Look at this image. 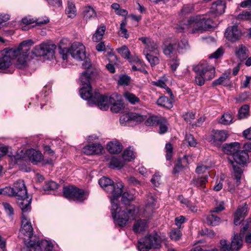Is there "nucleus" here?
I'll return each instance as SVG.
<instances>
[{
	"mask_svg": "<svg viewBox=\"0 0 251 251\" xmlns=\"http://www.w3.org/2000/svg\"><path fill=\"white\" fill-rule=\"evenodd\" d=\"M99 183L104 190L111 194V200L118 199L123 192L124 185L121 181L114 184L112 180L103 176L99 179Z\"/></svg>",
	"mask_w": 251,
	"mask_h": 251,
	"instance_id": "39448f33",
	"label": "nucleus"
},
{
	"mask_svg": "<svg viewBox=\"0 0 251 251\" xmlns=\"http://www.w3.org/2000/svg\"><path fill=\"white\" fill-rule=\"evenodd\" d=\"M214 17L210 13L206 15H198L191 17L185 24L188 28L190 29L191 33H201L209 28L215 27L216 24H214L212 18Z\"/></svg>",
	"mask_w": 251,
	"mask_h": 251,
	"instance_id": "20e7f679",
	"label": "nucleus"
},
{
	"mask_svg": "<svg viewBox=\"0 0 251 251\" xmlns=\"http://www.w3.org/2000/svg\"><path fill=\"white\" fill-rule=\"evenodd\" d=\"M197 67L206 80H209L215 76V69L212 65L204 63L200 64Z\"/></svg>",
	"mask_w": 251,
	"mask_h": 251,
	"instance_id": "dca6fc26",
	"label": "nucleus"
},
{
	"mask_svg": "<svg viewBox=\"0 0 251 251\" xmlns=\"http://www.w3.org/2000/svg\"><path fill=\"white\" fill-rule=\"evenodd\" d=\"M27 194V189L24 180L19 179L14 184L12 187L6 186L0 188V195H7L16 198H23Z\"/></svg>",
	"mask_w": 251,
	"mask_h": 251,
	"instance_id": "423d86ee",
	"label": "nucleus"
},
{
	"mask_svg": "<svg viewBox=\"0 0 251 251\" xmlns=\"http://www.w3.org/2000/svg\"><path fill=\"white\" fill-rule=\"evenodd\" d=\"M228 158H230L234 163L239 165H245L249 162V154L244 151H240L239 150L236 153Z\"/></svg>",
	"mask_w": 251,
	"mask_h": 251,
	"instance_id": "aec40b11",
	"label": "nucleus"
},
{
	"mask_svg": "<svg viewBox=\"0 0 251 251\" xmlns=\"http://www.w3.org/2000/svg\"><path fill=\"white\" fill-rule=\"evenodd\" d=\"M228 136L227 131L225 130H213L211 134V138L213 140V143L215 144L225 142Z\"/></svg>",
	"mask_w": 251,
	"mask_h": 251,
	"instance_id": "4be33fe9",
	"label": "nucleus"
},
{
	"mask_svg": "<svg viewBox=\"0 0 251 251\" xmlns=\"http://www.w3.org/2000/svg\"><path fill=\"white\" fill-rule=\"evenodd\" d=\"M153 84L156 86L165 89L167 93L169 94L170 97L172 99L174 98V96L171 90L168 87H167L166 84L164 81L162 80H158L156 81H154Z\"/></svg>",
	"mask_w": 251,
	"mask_h": 251,
	"instance_id": "de8ad7c7",
	"label": "nucleus"
},
{
	"mask_svg": "<svg viewBox=\"0 0 251 251\" xmlns=\"http://www.w3.org/2000/svg\"><path fill=\"white\" fill-rule=\"evenodd\" d=\"M240 148V144L239 143L233 142L224 145L223 146V151L225 153L232 156L236 153Z\"/></svg>",
	"mask_w": 251,
	"mask_h": 251,
	"instance_id": "bb28decb",
	"label": "nucleus"
},
{
	"mask_svg": "<svg viewBox=\"0 0 251 251\" xmlns=\"http://www.w3.org/2000/svg\"><path fill=\"white\" fill-rule=\"evenodd\" d=\"M133 199V196L132 194H129L128 192H124L123 193L122 196V201L124 203L127 204Z\"/></svg>",
	"mask_w": 251,
	"mask_h": 251,
	"instance_id": "680f3d73",
	"label": "nucleus"
},
{
	"mask_svg": "<svg viewBox=\"0 0 251 251\" xmlns=\"http://www.w3.org/2000/svg\"><path fill=\"white\" fill-rule=\"evenodd\" d=\"M65 12L68 17L74 18L76 15V12L75 4L73 2L69 1Z\"/></svg>",
	"mask_w": 251,
	"mask_h": 251,
	"instance_id": "4c0bfd02",
	"label": "nucleus"
},
{
	"mask_svg": "<svg viewBox=\"0 0 251 251\" xmlns=\"http://www.w3.org/2000/svg\"><path fill=\"white\" fill-rule=\"evenodd\" d=\"M106 98V101L103 102V104L107 103L108 105V107L106 109H102L103 110H107L110 105H111V110L114 113H118L124 109V103L121 100V97L120 95L117 94H114L112 95L110 97L108 98L105 95H101Z\"/></svg>",
	"mask_w": 251,
	"mask_h": 251,
	"instance_id": "9d476101",
	"label": "nucleus"
},
{
	"mask_svg": "<svg viewBox=\"0 0 251 251\" xmlns=\"http://www.w3.org/2000/svg\"><path fill=\"white\" fill-rule=\"evenodd\" d=\"M18 205L21 208L23 214L24 213L29 212L31 210V203L32 198L27 194L23 198H19L16 199Z\"/></svg>",
	"mask_w": 251,
	"mask_h": 251,
	"instance_id": "a211bd4d",
	"label": "nucleus"
},
{
	"mask_svg": "<svg viewBox=\"0 0 251 251\" xmlns=\"http://www.w3.org/2000/svg\"><path fill=\"white\" fill-rule=\"evenodd\" d=\"M84 17L87 20L94 18L96 17V13L92 7L88 6L85 7L84 9Z\"/></svg>",
	"mask_w": 251,
	"mask_h": 251,
	"instance_id": "a19ab883",
	"label": "nucleus"
},
{
	"mask_svg": "<svg viewBox=\"0 0 251 251\" xmlns=\"http://www.w3.org/2000/svg\"><path fill=\"white\" fill-rule=\"evenodd\" d=\"M56 46L54 44L43 43L36 46L32 52L36 56H47L48 58H52Z\"/></svg>",
	"mask_w": 251,
	"mask_h": 251,
	"instance_id": "1a4fd4ad",
	"label": "nucleus"
},
{
	"mask_svg": "<svg viewBox=\"0 0 251 251\" xmlns=\"http://www.w3.org/2000/svg\"><path fill=\"white\" fill-rule=\"evenodd\" d=\"M226 8L225 2L223 0H218L212 3L209 13L214 17L218 16L225 12Z\"/></svg>",
	"mask_w": 251,
	"mask_h": 251,
	"instance_id": "6ab92c4d",
	"label": "nucleus"
},
{
	"mask_svg": "<svg viewBox=\"0 0 251 251\" xmlns=\"http://www.w3.org/2000/svg\"><path fill=\"white\" fill-rule=\"evenodd\" d=\"M147 227V220H138L133 224L132 229L135 233L139 234L145 231Z\"/></svg>",
	"mask_w": 251,
	"mask_h": 251,
	"instance_id": "c756f323",
	"label": "nucleus"
},
{
	"mask_svg": "<svg viewBox=\"0 0 251 251\" xmlns=\"http://www.w3.org/2000/svg\"><path fill=\"white\" fill-rule=\"evenodd\" d=\"M124 165V162L119 158L112 157L111 159L109 166L111 169L122 168Z\"/></svg>",
	"mask_w": 251,
	"mask_h": 251,
	"instance_id": "c9c22d12",
	"label": "nucleus"
},
{
	"mask_svg": "<svg viewBox=\"0 0 251 251\" xmlns=\"http://www.w3.org/2000/svg\"><path fill=\"white\" fill-rule=\"evenodd\" d=\"M221 251H233L234 249L227 244V241L225 240H221L220 242Z\"/></svg>",
	"mask_w": 251,
	"mask_h": 251,
	"instance_id": "0e129e2a",
	"label": "nucleus"
},
{
	"mask_svg": "<svg viewBox=\"0 0 251 251\" xmlns=\"http://www.w3.org/2000/svg\"><path fill=\"white\" fill-rule=\"evenodd\" d=\"M236 57L241 61L246 60L249 55L248 48L243 44H240L235 50Z\"/></svg>",
	"mask_w": 251,
	"mask_h": 251,
	"instance_id": "cd10ccee",
	"label": "nucleus"
},
{
	"mask_svg": "<svg viewBox=\"0 0 251 251\" xmlns=\"http://www.w3.org/2000/svg\"><path fill=\"white\" fill-rule=\"evenodd\" d=\"M30 161L33 164H36L40 162L43 159V156L41 152L34 149L29 150L27 151Z\"/></svg>",
	"mask_w": 251,
	"mask_h": 251,
	"instance_id": "c85d7f7f",
	"label": "nucleus"
},
{
	"mask_svg": "<svg viewBox=\"0 0 251 251\" xmlns=\"http://www.w3.org/2000/svg\"><path fill=\"white\" fill-rule=\"evenodd\" d=\"M33 44L32 40H27L22 42L18 48L10 49L6 51L5 54L0 57V69L9 68L14 59H17L16 65L18 68L22 69L25 66L28 52Z\"/></svg>",
	"mask_w": 251,
	"mask_h": 251,
	"instance_id": "f257e3e1",
	"label": "nucleus"
},
{
	"mask_svg": "<svg viewBox=\"0 0 251 251\" xmlns=\"http://www.w3.org/2000/svg\"><path fill=\"white\" fill-rule=\"evenodd\" d=\"M241 36V32L236 25L228 27L225 33L226 38L231 42L238 40Z\"/></svg>",
	"mask_w": 251,
	"mask_h": 251,
	"instance_id": "f3484780",
	"label": "nucleus"
},
{
	"mask_svg": "<svg viewBox=\"0 0 251 251\" xmlns=\"http://www.w3.org/2000/svg\"><path fill=\"white\" fill-rule=\"evenodd\" d=\"M124 96L125 99L131 104H135L140 101V99L132 93L126 92L124 93Z\"/></svg>",
	"mask_w": 251,
	"mask_h": 251,
	"instance_id": "58836bf2",
	"label": "nucleus"
},
{
	"mask_svg": "<svg viewBox=\"0 0 251 251\" xmlns=\"http://www.w3.org/2000/svg\"><path fill=\"white\" fill-rule=\"evenodd\" d=\"M103 149L100 144H91L85 146L82 149V152L86 155L97 154L101 152Z\"/></svg>",
	"mask_w": 251,
	"mask_h": 251,
	"instance_id": "5701e85b",
	"label": "nucleus"
},
{
	"mask_svg": "<svg viewBox=\"0 0 251 251\" xmlns=\"http://www.w3.org/2000/svg\"><path fill=\"white\" fill-rule=\"evenodd\" d=\"M120 123L125 126H128L131 122L130 113L124 114L120 118Z\"/></svg>",
	"mask_w": 251,
	"mask_h": 251,
	"instance_id": "bf43d9fd",
	"label": "nucleus"
},
{
	"mask_svg": "<svg viewBox=\"0 0 251 251\" xmlns=\"http://www.w3.org/2000/svg\"><path fill=\"white\" fill-rule=\"evenodd\" d=\"M2 205L6 214L12 218L14 213V209L12 205L7 202H3Z\"/></svg>",
	"mask_w": 251,
	"mask_h": 251,
	"instance_id": "6e6d98bb",
	"label": "nucleus"
},
{
	"mask_svg": "<svg viewBox=\"0 0 251 251\" xmlns=\"http://www.w3.org/2000/svg\"><path fill=\"white\" fill-rule=\"evenodd\" d=\"M21 232L27 236L30 240H32L31 238L32 237L33 229L32 227L30 221L24 215L22 214L21 220Z\"/></svg>",
	"mask_w": 251,
	"mask_h": 251,
	"instance_id": "2eb2a0df",
	"label": "nucleus"
},
{
	"mask_svg": "<svg viewBox=\"0 0 251 251\" xmlns=\"http://www.w3.org/2000/svg\"><path fill=\"white\" fill-rule=\"evenodd\" d=\"M227 159L228 161L232 165L235 178L236 179L237 184L239 185L240 183L241 175L243 173L242 169L241 167L235 165V163H234L233 161L230 158H228Z\"/></svg>",
	"mask_w": 251,
	"mask_h": 251,
	"instance_id": "473e14b6",
	"label": "nucleus"
},
{
	"mask_svg": "<svg viewBox=\"0 0 251 251\" xmlns=\"http://www.w3.org/2000/svg\"><path fill=\"white\" fill-rule=\"evenodd\" d=\"M194 70L197 73L195 76V82L196 84L199 86L203 85L204 84L206 79H205L202 74L200 72L197 67H195Z\"/></svg>",
	"mask_w": 251,
	"mask_h": 251,
	"instance_id": "ea45409f",
	"label": "nucleus"
},
{
	"mask_svg": "<svg viewBox=\"0 0 251 251\" xmlns=\"http://www.w3.org/2000/svg\"><path fill=\"white\" fill-rule=\"evenodd\" d=\"M70 52L72 57L77 61H82L86 58L85 47L80 43H73Z\"/></svg>",
	"mask_w": 251,
	"mask_h": 251,
	"instance_id": "f8f14e48",
	"label": "nucleus"
},
{
	"mask_svg": "<svg viewBox=\"0 0 251 251\" xmlns=\"http://www.w3.org/2000/svg\"><path fill=\"white\" fill-rule=\"evenodd\" d=\"M176 43H164L163 47V52L168 57L172 58L177 55L178 50Z\"/></svg>",
	"mask_w": 251,
	"mask_h": 251,
	"instance_id": "b1692460",
	"label": "nucleus"
},
{
	"mask_svg": "<svg viewBox=\"0 0 251 251\" xmlns=\"http://www.w3.org/2000/svg\"><path fill=\"white\" fill-rule=\"evenodd\" d=\"M251 225V222L248 221L247 224L241 229L240 233L239 235L237 233H234L231 242V246L233 249L238 251L242 247L243 244L242 238Z\"/></svg>",
	"mask_w": 251,
	"mask_h": 251,
	"instance_id": "ddd939ff",
	"label": "nucleus"
},
{
	"mask_svg": "<svg viewBox=\"0 0 251 251\" xmlns=\"http://www.w3.org/2000/svg\"><path fill=\"white\" fill-rule=\"evenodd\" d=\"M117 51L124 58L127 59L129 58L130 55V51L126 46H123L121 48L117 49Z\"/></svg>",
	"mask_w": 251,
	"mask_h": 251,
	"instance_id": "5fc2aeb1",
	"label": "nucleus"
},
{
	"mask_svg": "<svg viewBox=\"0 0 251 251\" xmlns=\"http://www.w3.org/2000/svg\"><path fill=\"white\" fill-rule=\"evenodd\" d=\"M207 222L211 226H215L220 223V218L213 214H211L207 217Z\"/></svg>",
	"mask_w": 251,
	"mask_h": 251,
	"instance_id": "09e8293b",
	"label": "nucleus"
},
{
	"mask_svg": "<svg viewBox=\"0 0 251 251\" xmlns=\"http://www.w3.org/2000/svg\"><path fill=\"white\" fill-rule=\"evenodd\" d=\"M171 58V59L170 60L169 65L172 70L175 72L179 65V60L176 56Z\"/></svg>",
	"mask_w": 251,
	"mask_h": 251,
	"instance_id": "4d7b16f0",
	"label": "nucleus"
},
{
	"mask_svg": "<svg viewBox=\"0 0 251 251\" xmlns=\"http://www.w3.org/2000/svg\"><path fill=\"white\" fill-rule=\"evenodd\" d=\"M184 120L191 124L192 121L195 118V114L193 112H186L183 115Z\"/></svg>",
	"mask_w": 251,
	"mask_h": 251,
	"instance_id": "69168bd1",
	"label": "nucleus"
},
{
	"mask_svg": "<svg viewBox=\"0 0 251 251\" xmlns=\"http://www.w3.org/2000/svg\"><path fill=\"white\" fill-rule=\"evenodd\" d=\"M130 82V77L126 75H121L119 80L120 85H128Z\"/></svg>",
	"mask_w": 251,
	"mask_h": 251,
	"instance_id": "774afa93",
	"label": "nucleus"
},
{
	"mask_svg": "<svg viewBox=\"0 0 251 251\" xmlns=\"http://www.w3.org/2000/svg\"><path fill=\"white\" fill-rule=\"evenodd\" d=\"M58 185L53 181L46 182L43 186L45 191L55 190L58 188Z\"/></svg>",
	"mask_w": 251,
	"mask_h": 251,
	"instance_id": "864d4df0",
	"label": "nucleus"
},
{
	"mask_svg": "<svg viewBox=\"0 0 251 251\" xmlns=\"http://www.w3.org/2000/svg\"><path fill=\"white\" fill-rule=\"evenodd\" d=\"M27 247L29 251H52V244L47 240H42L40 242L30 240L27 243Z\"/></svg>",
	"mask_w": 251,
	"mask_h": 251,
	"instance_id": "9b49d317",
	"label": "nucleus"
},
{
	"mask_svg": "<svg viewBox=\"0 0 251 251\" xmlns=\"http://www.w3.org/2000/svg\"><path fill=\"white\" fill-rule=\"evenodd\" d=\"M145 54L147 59L152 67L156 65L159 63V59L157 56H155L149 52H146Z\"/></svg>",
	"mask_w": 251,
	"mask_h": 251,
	"instance_id": "8fccbe9b",
	"label": "nucleus"
},
{
	"mask_svg": "<svg viewBox=\"0 0 251 251\" xmlns=\"http://www.w3.org/2000/svg\"><path fill=\"white\" fill-rule=\"evenodd\" d=\"M208 175L206 174L203 176L195 177L192 180V184L203 192H206L207 189L205 188V185L207 182V178Z\"/></svg>",
	"mask_w": 251,
	"mask_h": 251,
	"instance_id": "a878e982",
	"label": "nucleus"
},
{
	"mask_svg": "<svg viewBox=\"0 0 251 251\" xmlns=\"http://www.w3.org/2000/svg\"><path fill=\"white\" fill-rule=\"evenodd\" d=\"M130 115L131 122L140 123L145 120V118L143 115L136 113H130Z\"/></svg>",
	"mask_w": 251,
	"mask_h": 251,
	"instance_id": "13d9d810",
	"label": "nucleus"
},
{
	"mask_svg": "<svg viewBox=\"0 0 251 251\" xmlns=\"http://www.w3.org/2000/svg\"><path fill=\"white\" fill-rule=\"evenodd\" d=\"M94 73L90 70H86L82 73L80 76L81 87L79 90L81 97L88 100L89 104H97L100 109H106L108 107L107 103L103 104L106 100V98L101 96L99 93L93 94L91 81L94 77Z\"/></svg>",
	"mask_w": 251,
	"mask_h": 251,
	"instance_id": "f03ea898",
	"label": "nucleus"
},
{
	"mask_svg": "<svg viewBox=\"0 0 251 251\" xmlns=\"http://www.w3.org/2000/svg\"><path fill=\"white\" fill-rule=\"evenodd\" d=\"M105 29L106 27L104 25H101L100 27H98L92 36V40L95 42H98L100 41L105 33Z\"/></svg>",
	"mask_w": 251,
	"mask_h": 251,
	"instance_id": "2f4dec72",
	"label": "nucleus"
},
{
	"mask_svg": "<svg viewBox=\"0 0 251 251\" xmlns=\"http://www.w3.org/2000/svg\"><path fill=\"white\" fill-rule=\"evenodd\" d=\"M146 52L153 53L155 54H158V45L153 41L150 42L146 47V50L144 51V54H146Z\"/></svg>",
	"mask_w": 251,
	"mask_h": 251,
	"instance_id": "e433bc0d",
	"label": "nucleus"
},
{
	"mask_svg": "<svg viewBox=\"0 0 251 251\" xmlns=\"http://www.w3.org/2000/svg\"><path fill=\"white\" fill-rule=\"evenodd\" d=\"M126 21L124 20L122 21L120 24V31H119V35L122 37H124L125 38H128L129 37V34L127 33V30L126 28Z\"/></svg>",
	"mask_w": 251,
	"mask_h": 251,
	"instance_id": "3c124183",
	"label": "nucleus"
},
{
	"mask_svg": "<svg viewBox=\"0 0 251 251\" xmlns=\"http://www.w3.org/2000/svg\"><path fill=\"white\" fill-rule=\"evenodd\" d=\"M250 107L247 104L243 105L238 111V117L239 119L247 118L249 115Z\"/></svg>",
	"mask_w": 251,
	"mask_h": 251,
	"instance_id": "79ce46f5",
	"label": "nucleus"
},
{
	"mask_svg": "<svg viewBox=\"0 0 251 251\" xmlns=\"http://www.w3.org/2000/svg\"><path fill=\"white\" fill-rule=\"evenodd\" d=\"M181 233L179 228L172 230L170 232V237L174 240H178L181 236Z\"/></svg>",
	"mask_w": 251,
	"mask_h": 251,
	"instance_id": "e2e57ef3",
	"label": "nucleus"
},
{
	"mask_svg": "<svg viewBox=\"0 0 251 251\" xmlns=\"http://www.w3.org/2000/svg\"><path fill=\"white\" fill-rule=\"evenodd\" d=\"M111 202L112 216L120 227L125 226L129 220H134L138 214V210L134 205H129L122 210L118 199L111 200Z\"/></svg>",
	"mask_w": 251,
	"mask_h": 251,
	"instance_id": "7ed1b4c3",
	"label": "nucleus"
},
{
	"mask_svg": "<svg viewBox=\"0 0 251 251\" xmlns=\"http://www.w3.org/2000/svg\"><path fill=\"white\" fill-rule=\"evenodd\" d=\"M157 126H159V133L161 134L166 133L168 129V123L166 119L162 117Z\"/></svg>",
	"mask_w": 251,
	"mask_h": 251,
	"instance_id": "37998d69",
	"label": "nucleus"
},
{
	"mask_svg": "<svg viewBox=\"0 0 251 251\" xmlns=\"http://www.w3.org/2000/svg\"><path fill=\"white\" fill-rule=\"evenodd\" d=\"M185 140L191 147H195L197 145V142L194 139V136L191 134H186Z\"/></svg>",
	"mask_w": 251,
	"mask_h": 251,
	"instance_id": "338daca9",
	"label": "nucleus"
},
{
	"mask_svg": "<svg viewBox=\"0 0 251 251\" xmlns=\"http://www.w3.org/2000/svg\"><path fill=\"white\" fill-rule=\"evenodd\" d=\"M161 240L156 233L145 236L138 241V248L140 251H148L151 249H158L160 247Z\"/></svg>",
	"mask_w": 251,
	"mask_h": 251,
	"instance_id": "0eeeda50",
	"label": "nucleus"
},
{
	"mask_svg": "<svg viewBox=\"0 0 251 251\" xmlns=\"http://www.w3.org/2000/svg\"><path fill=\"white\" fill-rule=\"evenodd\" d=\"M63 194L70 200L81 202L86 199L84 191L74 186L64 187Z\"/></svg>",
	"mask_w": 251,
	"mask_h": 251,
	"instance_id": "6e6552de",
	"label": "nucleus"
},
{
	"mask_svg": "<svg viewBox=\"0 0 251 251\" xmlns=\"http://www.w3.org/2000/svg\"><path fill=\"white\" fill-rule=\"evenodd\" d=\"M231 71L230 70L226 71L220 77L212 82L213 86L219 85L227 86L231 85Z\"/></svg>",
	"mask_w": 251,
	"mask_h": 251,
	"instance_id": "412c9836",
	"label": "nucleus"
},
{
	"mask_svg": "<svg viewBox=\"0 0 251 251\" xmlns=\"http://www.w3.org/2000/svg\"><path fill=\"white\" fill-rule=\"evenodd\" d=\"M248 211V206L246 203L243 206H240L237 209L234 214V224L237 226L239 225L241 220H242L247 215Z\"/></svg>",
	"mask_w": 251,
	"mask_h": 251,
	"instance_id": "393cba45",
	"label": "nucleus"
},
{
	"mask_svg": "<svg viewBox=\"0 0 251 251\" xmlns=\"http://www.w3.org/2000/svg\"><path fill=\"white\" fill-rule=\"evenodd\" d=\"M107 149L111 153H118L122 150V144L117 141L109 142L107 145Z\"/></svg>",
	"mask_w": 251,
	"mask_h": 251,
	"instance_id": "7c9ffc66",
	"label": "nucleus"
},
{
	"mask_svg": "<svg viewBox=\"0 0 251 251\" xmlns=\"http://www.w3.org/2000/svg\"><path fill=\"white\" fill-rule=\"evenodd\" d=\"M123 158L125 160H127L128 161H130L135 158L133 151L131 147H129L124 151Z\"/></svg>",
	"mask_w": 251,
	"mask_h": 251,
	"instance_id": "c03bdc74",
	"label": "nucleus"
},
{
	"mask_svg": "<svg viewBox=\"0 0 251 251\" xmlns=\"http://www.w3.org/2000/svg\"><path fill=\"white\" fill-rule=\"evenodd\" d=\"M189 157L188 155H184L183 158L181 159V160H179L177 161V163L175 165L174 170H173V173L174 174H177L178 173L180 170H181L184 168V165H182V163H183L185 164H188L189 160L188 158Z\"/></svg>",
	"mask_w": 251,
	"mask_h": 251,
	"instance_id": "72a5a7b5",
	"label": "nucleus"
},
{
	"mask_svg": "<svg viewBox=\"0 0 251 251\" xmlns=\"http://www.w3.org/2000/svg\"><path fill=\"white\" fill-rule=\"evenodd\" d=\"M158 208L155 196L150 194L147 196L146 203L144 209V214L146 217L150 216Z\"/></svg>",
	"mask_w": 251,
	"mask_h": 251,
	"instance_id": "4468645a",
	"label": "nucleus"
},
{
	"mask_svg": "<svg viewBox=\"0 0 251 251\" xmlns=\"http://www.w3.org/2000/svg\"><path fill=\"white\" fill-rule=\"evenodd\" d=\"M232 117L230 114L225 113L221 117L220 122L223 125H228L232 123Z\"/></svg>",
	"mask_w": 251,
	"mask_h": 251,
	"instance_id": "603ef678",
	"label": "nucleus"
},
{
	"mask_svg": "<svg viewBox=\"0 0 251 251\" xmlns=\"http://www.w3.org/2000/svg\"><path fill=\"white\" fill-rule=\"evenodd\" d=\"M238 20L248 21L251 20V9L245 10L239 14L237 17Z\"/></svg>",
	"mask_w": 251,
	"mask_h": 251,
	"instance_id": "a18cd8bd",
	"label": "nucleus"
},
{
	"mask_svg": "<svg viewBox=\"0 0 251 251\" xmlns=\"http://www.w3.org/2000/svg\"><path fill=\"white\" fill-rule=\"evenodd\" d=\"M166 158L169 160L171 159L173 154V148L171 144L167 143L165 146Z\"/></svg>",
	"mask_w": 251,
	"mask_h": 251,
	"instance_id": "052dcab7",
	"label": "nucleus"
},
{
	"mask_svg": "<svg viewBox=\"0 0 251 251\" xmlns=\"http://www.w3.org/2000/svg\"><path fill=\"white\" fill-rule=\"evenodd\" d=\"M157 103L159 106L169 109L173 107V103L172 100L165 96L160 97L157 100Z\"/></svg>",
	"mask_w": 251,
	"mask_h": 251,
	"instance_id": "f704fd0d",
	"label": "nucleus"
},
{
	"mask_svg": "<svg viewBox=\"0 0 251 251\" xmlns=\"http://www.w3.org/2000/svg\"><path fill=\"white\" fill-rule=\"evenodd\" d=\"M162 118V117L151 116L146 120V125L148 126H157Z\"/></svg>",
	"mask_w": 251,
	"mask_h": 251,
	"instance_id": "49530a36",
	"label": "nucleus"
}]
</instances>
